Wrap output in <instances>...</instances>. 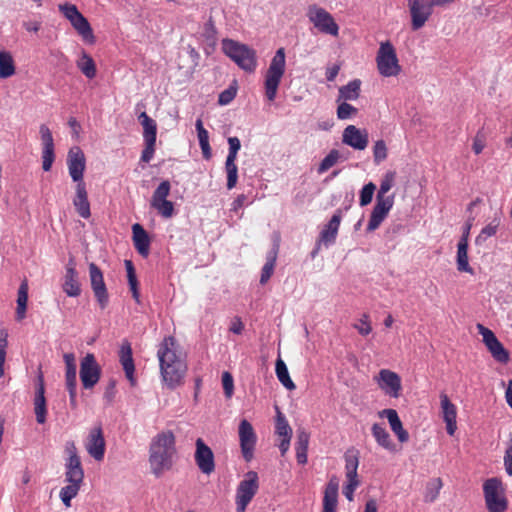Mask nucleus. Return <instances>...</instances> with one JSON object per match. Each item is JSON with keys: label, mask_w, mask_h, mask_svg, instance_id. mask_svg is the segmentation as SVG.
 I'll list each match as a JSON object with an SVG mask.
<instances>
[{"label": "nucleus", "mask_w": 512, "mask_h": 512, "mask_svg": "<svg viewBox=\"0 0 512 512\" xmlns=\"http://www.w3.org/2000/svg\"><path fill=\"white\" fill-rule=\"evenodd\" d=\"M62 288L66 295L69 297H78L81 293L80 283L78 281V273L72 262L66 266Z\"/></svg>", "instance_id": "nucleus-25"}, {"label": "nucleus", "mask_w": 512, "mask_h": 512, "mask_svg": "<svg viewBox=\"0 0 512 512\" xmlns=\"http://www.w3.org/2000/svg\"><path fill=\"white\" fill-rule=\"evenodd\" d=\"M375 190L376 185L373 182H369L362 187L359 197L360 206L364 207L371 203Z\"/></svg>", "instance_id": "nucleus-51"}, {"label": "nucleus", "mask_w": 512, "mask_h": 512, "mask_svg": "<svg viewBox=\"0 0 512 512\" xmlns=\"http://www.w3.org/2000/svg\"><path fill=\"white\" fill-rule=\"evenodd\" d=\"M342 142L355 150H364L369 142L368 133L366 130L349 125L343 131Z\"/></svg>", "instance_id": "nucleus-19"}, {"label": "nucleus", "mask_w": 512, "mask_h": 512, "mask_svg": "<svg viewBox=\"0 0 512 512\" xmlns=\"http://www.w3.org/2000/svg\"><path fill=\"white\" fill-rule=\"evenodd\" d=\"M195 128L197 131L199 146L201 148L203 158L209 160L212 156V150L209 144V133L204 128L203 122L200 118L196 120Z\"/></svg>", "instance_id": "nucleus-32"}, {"label": "nucleus", "mask_w": 512, "mask_h": 512, "mask_svg": "<svg viewBox=\"0 0 512 512\" xmlns=\"http://www.w3.org/2000/svg\"><path fill=\"white\" fill-rule=\"evenodd\" d=\"M358 333L362 336H367L372 332L371 322L368 314H363L358 322L353 324Z\"/></svg>", "instance_id": "nucleus-55"}, {"label": "nucleus", "mask_w": 512, "mask_h": 512, "mask_svg": "<svg viewBox=\"0 0 512 512\" xmlns=\"http://www.w3.org/2000/svg\"><path fill=\"white\" fill-rule=\"evenodd\" d=\"M66 372H65V385L68 387H77V366L75 355L73 353H65L63 356Z\"/></svg>", "instance_id": "nucleus-31"}, {"label": "nucleus", "mask_w": 512, "mask_h": 512, "mask_svg": "<svg viewBox=\"0 0 512 512\" xmlns=\"http://www.w3.org/2000/svg\"><path fill=\"white\" fill-rule=\"evenodd\" d=\"M16 72L12 55L8 51H0V79L13 76Z\"/></svg>", "instance_id": "nucleus-37"}, {"label": "nucleus", "mask_w": 512, "mask_h": 512, "mask_svg": "<svg viewBox=\"0 0 512 512\" xmlns=\"http://www.w3.org/2000/svg\"><path fill=\"white\" fill-rule=\"evenodd\" d=\"M371 433L380 447L391 453L397 452V445L391 439V436L386 430L384 424L374 423L371 427Z\"/></svg>", "instance_id": "nucleus-26"}, {"label": "nucleus", "mask_w": 512, "mask_h": 512, "mask_svg": "<svg viewBox=\"0 0 512 512\" xmlns=\"http://www.w3.org/2000/svg\"><path fill=\"white\" fill-rule=\"evenodd\" d=\"M477 329L494 360L502 364L507 363L509 361V353L497 339L494 332L482 324H477Z\"/></svg>", "instance_id": "nucleus-11"}, {"label": "nucleus", "mask_w": 512, "mask_h": 512, "mask_svg": "<svg viewBox=\"0 0 512 512\" xmlns=\"http://www.w3.org/2000/svg\"><path fill=\"white\" fill-rule=\"evenodd\" d=\"M412 30L421 29L433 12L432 0H408Z\"/></svg>", "instance_id": "nucleus-14"}, {"label": "nucleus", "mask_w": 512, "mask_h": 512, "mask_svg": "<svg viewBox=\"0 0 512 512\" xmlns=\"http://www.w3.org/2000/svg\"><path fill=\"white\" fill-rule=\"evenodd\" d=\"M55 160V147H42V169L45 172L51 170Z\"/></svg>", "instance_id": "nucleus-54"}, {"label": "nucleus", "mask_w": 512, "mask_h": 512, "mask_svg": "<svg viewBox=\"0 0 512 512\" xmlns=\"http://www.w3.org/2000/svg\"><path fill=\"white\" fill-rule=\"evenodd\" d=\"M236 96V89L229 87L223 90L218 97V103L220 105H228Z\"/></svg>", "instance_id": "nucleus-63"}, {"label": "nucleus", "mask_w": 512, "mask_h": 512, "mask_svg": "<svg viewBox=\"0 0 512 512\" xmlns=\"http://www.w3.org/2000/svg\"><path fill=\"white\" fill-rule=\"evenodd\" d=\"M194 459L198 469L206 475H210L215 470V459L212 449L203 441L197 438L195 441Z\"/></svg>", "instance_id": "nucleus-16"}, {"label": "nucleus", "mask_w": 512, "mask_h": 512, "mask_svg": "<svg viewBox=\"0 0 512 512\" xmlns=\"http://www.w3.org/2000/svg\"><path fill=\"white\" fill-rule=\"evenodd\" d=\"M259 489V477L257 472L248 471L244 475L236 489L235 503L237 512H245L248 504Z\"/></svg>", "instance_id": "nucleus-8"}, {"label": "nucleus", "mask_w": 512, "mask_h": 512, "mask_svg": "<svg viewBox=\"0 0 512 512\" xmlns=\"http://www.w3.org/2000/svg\"><path fill=\"white\" fill-rule=\"evenodd\" d=\"M80 490V486L68 484L61 488L60 499L66 507L71 506V500L75 498Z\"/></svg>", "instance_id": "nucleus-49"}, {"label": "nucleus", "mask_w": 512, "mask_h": 512, "mask_svg": "<svg viewBox=\"0 0 512 512\" xmlns=\"http://www.w3.org/2000/svg\"><path fill=\"white\" fill-rule=\"evenodd\" d=\"M275 432L277 435L284 437H292V429L286 419V417L278 411L276 417Z\"/></svg>", "instance_id": "nucleus-47"}, {"label": "nucleus", "mask_w": 512, "mask_h": 512, "mask_svg": "<svg viewBox=\"0 0 512 512\" xmlns=\"http://www.w3.org/2000/svg\"><path fill=\"white\" fill-rule=\"evenodd\" d=\"M73 205L80 217L88 219L91 216L90 203L88 200L86 184H79L75 186V196L73 198Z\"/></svg>", "instance_id": "nucleus-23"}, {"label": "nucleus", "mask_w": 512, "mask_h": 512, "mask_svg": "<svg viewBox=\"0 0 512 512\" xmlns=\"http://www.w3.org/2000/svg\"><path fill=\"white\" fill-rule=\"evenodd\" d=\"M175 452V437L171 431L161 432L152 439L149 448V464L151 472L156 477H160L172 467Z\"/></svg>", "instance_id": "nucleus-2"}, {"label": "nucleus", "mask_w": 512, "mask_h": 512, "mask_svg": "<svg viewBox=\"0 0 512 512\" xmlns=\"http://www.w3.org/2000/svg\"><path fill=\"white\" fill-rule=\"evenodd\" d=\"M139 122L143 127L144 141H156L157 137V124L146 112H142L139 117Z\"/></svg>", "instance_id": "nucleus-34"}, {"label": "nucleus", "mask_w": 512, "mask_h": 512, "mask_svg": "<svg viewBox=\"0 0 512 512\" xmlns=\"http://www.w3.org/2000/svg\"><path fill=\"white\" fill-rule=\"evenodd\" d=\"M58 10L86 43H95L96 39L89 21L75 4L69 2L61 3L58 5Z\"/></svg>", "instance_id": "nucleus-5"}, {"label": "nucleus", "mask_w": 512, "mask_h": 512, "mask_svg": "<svg viewBox=\"0 0 512 512\" xmlns=\"http://www.w3.org/2000/svg\"><path fill=\"white\" fill-rule=\"evenodd\" d=\"M39 132L43 147H55L52 132L47 125L41 124Z\"/></svg>", "instance_id": "nucleus-60"}, {"label": "nucleus", "mask_w": 512, "mask_h": 512, "mask_svg": "<svg viewBox=\"0 0 512 512\" xmlns=\"http://www.w3.org/2000/svg\"><path fill=\"white\" fill-rule=\"evenodd\" d=\"M132 234L135 249L141 256L147 257L150 249V238L148 233L139 223H135L132 225Z\"/></svg>", "instance_id": "nucleus-28"}, {"label": "nucleus", "mask_w": 512, "mask_h": 512, "mask_svg": "<svg viewBox=\"0 0 512 512\" xmlns=\"http://www.w3.org/2000/svg\"><path fill=\"white\" fill-rule=\"evenodd\" d=\"M65 453L67 455L65 462H75L81 460L78 455L77 447L73 441H67L65 443Z\"/></svg>", "instance_id": "nucleus-61"}, {"label": "nucleus", "mask_w": 512, "mask_h": 512, "mask_svg": "<svg viewBox=\"0 0 512 512\" xmlns=\"http://www.w3.org/2000/svg\"><path fill=\"white\" fill-rule=\"evenodd\" d=\"M285 66V49L279 48L271 59L264 77L265 96L270 102L274 101L277 96L278 87L285 73Z\"/></svg>", "instance_id": "nucleus-4"}, {"label": "nucleus", "mask_w": 512, "mask_h": 512, "mask_svg": "<svg viewBox=\"0 0 512 512\" xmlns=\"http://www.w3.org/2000/svg\"><path fill=\"white\" fill-rule=\"evenodd\" d=\"M88 454L96 461H102L105 455V439L102 428L94 427L90 430L85 444Z\"/></svg>", "instance_id": "nucleus-18"}, {"label": "nucleus", "mask_w": 512, "mask_h": 512, "mask_svg": "<svg viewBox=\"0 0 512 512\" xmlns=\"http://www.w3.org/2000/svg\"><path fill=\"white\" fill-rule=\"evenodd\" d=\"M157 357L163 382L168 388L175 389L182 383L187 366L173 336L164 337L158 346Z\"/></svg>", "instance_id": "nucleus-1"}, {"label": "nucleus", "mask_w": 512, "mask_h": 512, "mask_svg": "<svg viewBox=\"0 0 512 512\" xmlns=\"http://www.w3.org/2000/svg\"><path fill=\"white\" fill-rule=\"evenodd\" d=\"M101 368L92 353H87L80 362V379L85 389H92L99 381Z\"/></svg>", "instance_id": "nucleus-12"}, {"label": "nucleus", "mask_w": 512, "mask_h": 512, "mask_svg": "<svg viewBox=\"0 0 512 512\" xmlns=\"http://www.w3.org/2000/svg\"><path fill=\"white\" fill-rule=\"evenodd\" d=\"M376 63L377 69L383 77H394L401 72L395 48L389 41L380 44Z\"/></svg>", "instance_id": "nucleus-7"}, {"label": "nucleus", "mask_w": 512, "mask_h": 512, "mask_svg": "<svg viewBox=\"0 0 512 512\" xmlns=\"http://www.w3.org/2000/svg\"><path fill=\"white\" fill-rule=\"evenodd\" d=\"M342 215L340 211L334 213L329 222L324 226L319 235V242L323 243L326 247L334 244L339 226L341 223Z\"/></svg>", "instance_id": "nucleus-22"}, {"label": "nucleus", "mask_w": 512, "mask_h": 512, "mask_svg": "<svg viewBox=\"0 0 512 512\" xmlns=\"http://www.w3.org/2000/svg\"><path fill=\"white\" fill-rule=\"evenodd\" d=\"M339 484L336 477H332L326 485L323 497V512H336L338 503Z\"/></svg>", "instance_id": "nucleus-27"}, {"label": "nucleus", "mask_w": 512, "mask_h": 512, "mask_svg": "<svg viewBox=\"0 0 512 512\" xmlns=\"http://www.w3.org/2000/svg\"><path fill=\"white\" fill-rule=\"evenodd\" d=\"M357 113V109L346 101L338 105L337 117L341 120L349 119L352 115Z\"/></svg>", "instance_id": "nucleus-56"}, {"label": "nucleus", "mask_w": 512, "mask_h": 512, "mask_svg": "<svg viewBox=\"0 0 512 512\" xmlns=\"http://www.w3.org/2000/svg\"><path fill=\"white\" fill-rule=\"evenodd\" d=\"M229 150L226 158H231L232 160L237 159L238 151L241 148V142L238 137H229L228 138Z\"/></svg>", "instance_id": "nucleus-62"}, {"label": "nucleus", "mask_w": 512, "mask_h": 512, "mask_svg": "<svg viewBox=\"0 0 512 512\" xmlns=\"http://www.w3.org/2000/svg\"><path fill=\"white\" fill-rule=\"evenodd\" d=\"M361 81L359 79H354L348 84L339 88V99L344 101H353L358 99L360 95Z\"/></svg>", "instance_id": "nucleus-35"}, {"label": "nucleus", "mask_w": 512, "mask_h": 512, "mask_svg": "<svg viewBox=\"0 0 512 512\" xmlns=\"http://www.w3.org/2000/svg\"><path fill=\"white\" fill-rule=\"evenodd\" d=\"M344 459L346 473H357V469L359 466L358 451L348 450L344 455Z\"/></svg>", "instance_id": "nucleus-50"}, {"label": "nucleus", "mask_w": 512, "mask_h": 512, "mask_svg": "<svg viewBox=\"0 0 512 512\" xmlns=\"http://www.w3.org/2000/svg\"><path fill=\"white\" fill-rule=\"evenodd\" d=\"M119 361L123 367L126 378L130 381L131 385L135 384L134 372L135 365L132 356L131 344L128 341H124L119 350Z\"/></svg>", "instance_id": "nucleus-24"}, {"label": "nucleus", "mask_w": 512, "mask_h": 512, "mask_svg": "<svg viewBox=\"0 0 512 512\" xmlns=\"http://www.w3.org/2000/svg\"><path fill=\"white\" fill-rule=\"evenodd\" d=\"M125 267L127 271V278L132 297L137 303H140V293L138 289V280L133 263L130 260H125Z\"/></svg>", "instance_id": "nucleus-40"}, {"label": "nucleus", "mask_w": 512, "mask_h": 512, "mask_svg": "<svg viewBox=\"0 0 512 512\" xmlns=\"http://www.w3.org/2000/svg\"><path fill=\"white\" fill-rule=\"evenodd\" d=\"M275 372L279 382L288 390H294L296 388L294 382L290 378L288 368L285 362L278 358L275 365Z\"/></svg>", "instance_id": "nucleus-39"}, {"label": "nucleus", "mask_w": 512, "mask_h": 512, "mask_svg": "<svg viewBox=\"0 0 512 512\" xmlns=\"http://www.w3.org/2000/svg\"><path fill=\"white\" fill-rule=\"evenodd\" d=\"M225 171L227 174V189L231 190L236 186L238 180V167L236 165V160L226 158Z\"/></svg>", "instance_id": "nucleus-43"}, {"label": "nucleus", "mask_w": 512, "mask_h": 512, "mask_svg": "<svg viewBox=\"0 0 512 512\" xmlns=\"http://www.w3.org/2000/svg\"><path fill=\"white\" fill-rule=\"evenodd\" d=\"M151 206L165 219L171 218L175 213L173 202L167 199L151 202Z\"/></svg>", "instance_id": "nucleus-42"}, {"label": "nucleus", "mask_w": 512, "mask_h": 512, "mask_svg": "<svg viewBox=\"0 0 512 512\" xmlns=\"http://www.w3.org/2000/svg\"><path fill=\"white\" fill-rule=\"evenodd\" d=\"M440 405L447 434L453 436L457 430V407L445 393L440 394Z\"/></svg>", "instance_id": "nucleus-20"}, {"label": "nucleus", "mask_w": 512, "mask_h": 512, "mask_svg": "<svg viewBox=\"0 0 512 512\" xmlns=\"http://www.w3.org/2000/svg\"><path fill=\"white\" fill-rule=\"evenodd\" d=\"M441 488L442 481L440 478L430 480L426 485L424 501L427 503L434 502L438 498Z\"/></svg>", "instance_id": "nucleus-41"}, {"label": "nucleus", "mask_w": 512, "mask_h": 512, "mask_svg": "<svg viewBox=\"0 0 512 512\" xmlns=\"http://www.w3.org/2000/svg\"><path fill=\"white\" fill-rule=\"evenodd\" d=\"M500 221L498 219H494L485 227L482 228L479 235L475 239L476 245H482L489 237H492L496 234L497 229L499 227Z\"/></svg>", "instance_id": "nucleus-44"}, {"label": "nucleus", "mask_w": 512, "mask_h": 512, "mask_svg": "<svg viewBox=\"0 0 512 512\" xmlns=\"http://www.w3.org/2000/svg\"><path fill=\"white\" fill-rule=\"evenodd\" d=\"M222 51L245 72L253 73L256 70V51L248 45L226 38L222 40Z\"/></svg>", "instance_id": "nucleus-3"}, {"label": "nucleus", "mask_w": 512, "mask_h": 512, "mask_svg": "<svg viewBox=\"0 0 512 512\" xmlns=\"http://www.w3.org/2000/svg\"><path fill=\"white\" fill-rule=\"evenodd\" d=\"M222 386L226 398H231L234 393V380L230 372L225 371L222 374Z\"/></svg>", "instance_id": "nucleus-59"}, {"label": "nucleus", "mask_w": 512, "mask_h": 512, "mask_svg": "<svg viewBox=\"0 0 512 512\" xmlns=\"http://www.w3.org/2000/svg\"><path fill=\"white\" fill-rule=\"evenodd\" d=\"M278 254V246L275 245L273 249H271L266 256V263L262 267L261 270V276H260V283L265 284L270 277L272 276L275 268V263L277 259Z\"/></svg>", "instance_id": "nucleus-36"}, {"label": "nucleus", "mask_w": 512, "mask_h": 512, "mask_svg": "<svg viewBox=\"0 0 512 512\" xmlns=\"http://www.w3.org/2000/svg\"><path fill=\"white\" fill-rule=\"evenodd\" d=\"M387 215L388 212L374 206L366 230L368 232L376 230L387 217Z\"/></svg>", "instance_id": "nucleus-45"}, {"label": "nucleus", "mask_w": 512, "mask_h": 512, "mask_svg": "<svg viewBox=\"0 0 512 512\" xmlns=\"http://www.w3.org/2000/svg\"><path fill=\"white\" fill-rule=\"evenodd\" d=\"M84 480V470L80 461L65 462V481L81 487Z\"/></svg>", "instance_id": "nucleus-29"}, {"label": "nucleus", "mask_w": 512, "mask_h": 512, "mask_svg": "<svg viewBox=\"0 0 512 512\" xmlns=\"http://www.w3.org/2000/svg\"><path fill=\"white\" fill-rule=\"evenodd\" d=\"M307 17L314 27L323 34L338 36L339 26L333 16L322 7L311 5L307 11Z\"/></svg>", "instance_id": "nucleus-9"}, {"label": "nucleus", "mask_w": 512, "mask_h": 512, "mask_svg": "<svg viewBox=\"0 0 512 512\" xmlns=\"http://www.w3.org/2000/svg\"><path fill=\"white\" fill-rule=\"evenodd\" d=\"M394 205V195H376V204L377 208H380L386 212H390Z\"/></svg>", "instance_id": "nucleus-57"}, {"label": "nucleus", "mask_w": 512, "mask_h": 512, "mask_svg": "<svg viewBox=\"0 0 512 512\" xmlns=\"http://www.w3.org/2000/svg\"><path fill=\"white\" fill-rule=\"evenodd\" d=\"M310 435L305 429L297 431V440L295 443L296 459L301 465L307 463V451L309 445Z\"/></svg>", "instance_id": "nucleus-30"}, {"label": "nucleus", "mask_w": 512, "mask_h": 512, "mask_svg": "<svg viewBox=\"0 0 512 512\" xmlns=\"http://www.w3.org/2000/svg\"><path fill=\"white\" fill-rule=\"evenodd\" d=\"M34 412L38 424H44L47 417V405L45 398L44 377L40 373L37 377V385L34 397Z\"/></svg>", "instance_id": "nucleus-21"}, {"label": "nucleus", "mask_w": 512, "mask_h": 512, "mask_svg": "<svg viewBox=\"0 0 512 512\" xmlns=\"http://www.w3.org/2000/svg\"><path fill=\"white\" fill-rule=\"evenodd\" d=\"M339 151L336 149H332L321 161L318 166L317 172L319 174H323L328 171L332 166H334L339 159Z\"/></svg>", "instance_id": "nucleus-48"}, {"label": "nucleus", "mask_w": 512, "mask_h": 512, "mask_svg": "<svg viewBox=\"0 0 512 512\" xmlns=\"http://www.w3.org/2000/svg\"><path fill=\"white\" fill-rule=\"evenodd\" d=\"M69 176L76 184H86L84 182V173L86 169V157L79 146H73L69 149L66 159Z\"/></svg>", "instance_id": "nucleus-10"}, {"label": "nucleus", "mask_w": 512, "mask_h": 512, "mask_svg": "<svg viewBox=\"0 0 512 512\" xmlns=\"http://www.w3.org/2000/svg\"><path fill=\"white\" fill-rule=\"evenodd\" d=\"M381 418H387L391 430L395 433L403 428L402 422L398 416V413L394 409H384L379 412Z\"/></svg>", "instance_id": "nucleus-46"}, {"label": "nucleus", "mask_w": 512, "mask_h": 512, "mask_svg": "<svg viewBox=\"0 0 512 512\" xmlns=\"http://www.w3.org/2000/svg\"><path fill=\"white\" fill-rule=\"evenodd\" d=\"M505 471L509 476H512V438L508 442V446L504 455Z\"/></svg>", "instance_id": "nucleus-64"}, {"label": "nucleus", "mask_w": 512, "mask_h": 512, "mask_svg": "<svg viewBox=\"0 0 512 512\" xmlns=\"http://www.w3.org/2000/svg\"><path fill=\"white\" fill-rule=\"evenodd\" d=\"M395 172H387L380 183V188L377 192L379 195H387L394 184Z\"/></svg>", "instance_id": "nucleus-58"}, {"label": "nucleus", "mask_w": 512, "mask_h": 512, "mask_svg": "<svg viewBox=\"0 0 512 512\" xmlns=\"http://www.w3.org/2000/svg\"><path fill=\"white\" fill-rule=\"evenodd\" d=\"M171 184L168 180H163L153 192L151 202L167 199L170 194Z\"/></svg>", "instance_id": "nucleus-53"}, {"label": "nucleus", "mask_w": 512, "mask_h": 512, "mask_svg": "<svg viewBox=\"0 0 512 512\" xmlns=\"http://www.w3.org/2000/svg\"><path fill=\"white\" fill-rule=\"evenodd\" d=\"M387 146L384 140H377L373 146V160L379 165L387 158Z\"/></svg>", "instance_id": "nucleus-52"}, {"label": "nucleus", "mask_w": 512, "mask_h": 512, "mask_svg": "<svg viewBox=\"0 0 512 512\" xmlns=\"http://www.w3.org/2000/svg\"><path fill=\"white\" fill-rule=\"evenodd\" d=\"M375 381L385 395L390 398H399L402 391L400 376L389 369H381Z\"/></svg>", "instance_id": "nucleus-15"}, {"label": "nucleus", "mask_w": 512, "mask_h": 512, "mask_svg": "<svg viewBox=\"0 0 512 512\" xmlns=\"http://www.w3.org/2000/svg\"><path fill=\"white\" fill-rule=\"evenodd\" d=\"M468 246H469V243L464 242V241H458L456 264H457L458 271L473 274L474 271L471 268V266L469 265Z\"/></svg>", "instance_id": "nucleus-33"}, {"label": "nucleus", "mask_w": 512, "mask_h": 512, "mask_svg": "<svg viewBox=\"0 0 512 512\" xmlns=\"http://www.w3.org/2000/svg\"><path fill=\"white\" fill-rule=\"evenodd\" d=\"M483 494L489 512H506L508 500L502 481L497 477L487 479L483 483Z\"/></svg>", "instance_id": "nucleus-6"}, {"label": "nucleus", "mask_w": 512, "mask_h": 512, "mask_svg": "<svg viewBox=\"0 0 512 512\" xmlns=\"http://www.w3.org/2000/svg\"><path fill=\"white\" fill-rule=\"evenodd\" d=\"M76 65H77V68L88 79H93L96 76V73H97L96 64H95L93 58L85 51H82L81 57L77 61Z\"/></svg>", "instance_id": "nucleus-38"}, {"label": "nucleus", "mask_w": 512, "mask_h": 512, "mask_svg": "<svg viewBox=\"0 0 512 512\" xmlns=\"http://www.w3.org/2000/svg\"><path fill=\"white\" fill-rule=\"evenodd\" d=\"M238 434L242 456L246 462H250L254 457L257 443V435L252 424L246 419L241 420Z\"/></svg>", "instance_id": "nucleus-13"}, {"label": "nucleus", "mask_w": 512, "mask_h": 512, "mask_svg": "<svg viewBox=\"0 0 512 512\" xmlns=\"http://www.w3.org/2000/svg\"><path fill=\"white\" fill-rule=\"evenodd\" d=\"M89 275L91 288L93 290L94 296L101 307L104 309L107 307L109 302L108 291L106 288V284L104 282L103 273L100 268L95 263L89 264Z\"/></svg>", "instance_id": "nucleus-17"}]
</instances>
